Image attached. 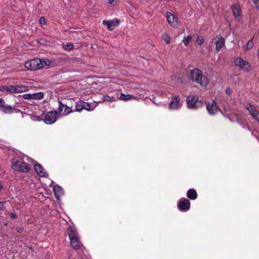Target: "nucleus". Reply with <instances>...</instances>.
Returning a JSON list of instances; mask_svg holds the SVG:
<instances>
[{
	"label": "nucleus",
	"instance_id": "obj_18",
	"mask_svg": "<svg viewBox=\"0 0 259 259\" xmlns=\"http://www.w3.org/2000/svg\"><path fill=\"white\" fill-rule=\"evenodd\" d=\"M232 11L236 19L240 20L241 17L242 12L239 5H234L232 7Z\"/></svg>",
	"mask_w": 259,
	"mask_h": 259
},
{
	"label": "nucleus",
	"instance_id": "obj_6",
	"mask_svg": "<svg viewBox=\"0 0 259 259\" xmlns=\"http://www.w3.org/2000/svg\"><path fill=\"white\" fill-rule=\"evenodd\" d=\"M182 105L183 102L180 96L178 95L174 94L171 97L168 108L170 110H176L179 109L182 106Z\"/></svg>",
	"mask_w": 259,
	"mask_h": 259
},
{
	"label": "nucleus",
	"instance_id": "obj_31",
	"mask_svg": "<svg viewBox=\"0 0 259 259\" xmlns=\"http://www.w3.org/2000/svg\"><path fill=\"white\" fill-rule=\"evenodd\" d=\"M64 49L65 50L70 51L73 49V46L72 44H67L64 46Z\"/></svg>",
	"mask_w": 259,
	"mask_h": 259
},
{
	"label": "nucleus",
	"instance_id": "obj_3",
	"mask_svg": "<svg viewBox=\"0 0 259 259\" xmlns=\"http://www.w3.org/2000/svg\"><path fill=\"white\" fill-rule=\"evenodd\" d=\"M67 232L69 237L71 246L76 250L79 249L81 246V243L75 227L70 226Z\"/></svg>",
	"mask_w": 259,
	"mask_h": 259
},
{
	"label": "nucleus",
	"instance_id": "obj_9",
	"mask_svg": "<svg viewBox=\"0 0 259 259\" xmlns=\"http://www.w3.org/2000/svg\"><path fill=\"white\" fill-rule=\"evenodd\" d=\"M57 112L56 111H51L47 113L44 118V122L48 124L54 123L57 120Z\"/></svg>",
	"mask_w": 259,
	"mask_h": 259
},
{
	"label": "nucleus",
	"instance_id": "obj_8",
	"mask_svg": "<svg viewBox=\"0 0 259 259\" xmlns=\"http://www.w3.org/2000/svg\"><path fill=\"white\" fill-rule=\"evenodd\" d=\"M235 64L244 71L249 72L251 70L250 64L241 57H238L235 60Z\"/></svg>",
	"mask_w": 259,
	"mask_h": 259
},
{
	"label": "nucleus",
	"instance_id": "obj_26",
	"mask_svg": "<svg viewBox=\"0 0 259 259\" xmlns=\"http://www.w3.org/2000/svg\"><path fill=\"white\" fill-rule=\"evenodd\" d=\"M12 107L10 105H3L2 108V111L6 113H10L12 112Z\"/></svg>",
	"mask_w": 259,
	"mask_h": 259
},
{
	"label": "nucleus",
	"instance_id": "obj_20",
	"mask_svg": "<svg viewBox=\"0 0 259 259\" xmlns=\"http://www.w3.org/2000/svg\"><path fill=\"white\" fill-rule=\"evenodd\" d=\"M53 191L55 194V197L57 199H59L60 197L63 195V191L62 188L57 185L54 186L53 188Z\"/></svg>",
	"mask_w": 259,
	"mask_h": 259
},
{
	"label": "nucleus",
	"instance_id": "obj_40",
	"mask_svg": "<svg viewBox=\"0 0 259 259\" xmlns=\"http://www.w3.org/2000/svg\"><path fill=\"white\" fill-rule=\"evenodd\" d=\"M11 217L12 218H15L16 215H15V214L14 213H12L11 214Z\"/></svg>",
	"mask_w": 259,
	"mask_h": 259
},
{
	"label": "nucleus",
	"instance_id": "obj_2",
	"mask_svg": "<svg viewBox=\"0 0 259 259\" xmlns=\"http://www.w3.org/2000/svg\"><path fill=\"white\" fill-rule=\"evenodd\" d=\"M28 157L26 156H16L11 161V168L15 170L27 173L30 170V166L26 163Z\"/></svg>",
	"mask_w": 259,
	"mask_h": 259
},
{
	"label": "nucleus",
	"instance_id": "obj_15",
	"mask_svg": "<svg viewBox=\"0 0 259 259\" xmlns=\"http://www.w3.org/2000/svg\"><path fill=\"white\" fill-rule=\"evenodd\" d=\"M206 109L208 113L210 115H214L220 111L217 103L214 101L208 103L206 105Z\"/></svg>",
	"mask_w": 259,
	"mask_h": 259
},
{
	"label": "nucleus",
	"instance_id": "obj_16",
	"mask_svg": "<svg viewBox=\"0 0 259 259\" xmlns=\"http://www.w3.org/2000/svg\"><path fill=\"white\" fill-rule=\"evenodd\" d=\"M83 109L88 111L93 110V109L90 108V105L88 103L81 101L76 103L75 110L76 111H81Z\"/></svg>",
	"mask_w": 259,
	"mask_h": 259
},
{
	"label": "nucleus",
	"instance_id": "obj_10",
	"mask_svg": "<svg viewBox=\"0 0 259 259\" xmlns=\"http://www.w3.org/2000/svg\"><path fill=\"white\" fill-rule=\"evenodd\" d=\"M178 206L180 210L188 211L190 208V202L186 198H181L178 203Z\"/></svg>",
	"mask_w": 259,
	"mask_h": 259
},
{
	"label": "nucleus",
	"instance_id": "obj_14",
	"mask_svg": "<svg viewBox=\"0 0 259 259\" xmlns=\"http://www.w3.org/2000/svg\"><path fill=\"white\" fill-rule=\"evenodd\" d=\"M166 18L168 24L172 27H177L178 25L177 18L171 13L167 12Z\"/></svg>",
	"mask_w": 259,
	"mask_h": 259
},
{
	"label": "nucleus",
	"instance_id": "obj_5",
	"mask_svg": "<svg viewBox=\"0 0 259 259\" xmlns=\"http://www.w3.org/2000/svg\"><path fill=\"white\" fill-rule=\"evenodd\" d=\"M3 90L11 93H21L27 92L29 87L24 85H5Z\"/></svg>",
	"mask_w": 259,
	"mask_h": 259
},
{
	"label": "nucleus",
	"instance_id": "obj_42",
	"mask_svg": "<svg viewBox=\"0 0 259 259\" xmlns=\"http://www.w3.org/2000/svg\"><path fill=\"white\" fill-rule=\"evenodd\" d=\"M3 189V187L2 186V185L0 184V190H2Z\"/></svg>",
	"mask_w": 259,
	"mask_h": 259
},
{
	"label": "nucleus",
	"instance_id": "obj_36",
	"mask_svg": "<svg viewBox=\"0 0 259 259\" xmlns=\"http://www.w3.org/2000/svg\"><path fill=\"white\" fill-rule=\"evenodd\" d=\"M257 9H259V0H252Z\"/></svg>",
	"mask_w": 259,
	"mask_h": 259
},
{
	"label": "nucleus",
	"instance_id": "obj_24",
	"mask_svg": "<svg viewBox=\"0 0 259 259\" xmlns=\"http://www.w3.org/2000/svg\"><path fill=\"white\" fill-rule=\"evenodd\" d=\"M253 45L254 43L253 39H251L247 42L245 46L243 47V48H244V51L246 52L247 51L253 48Z\"/></svg>",
	"mask_w": 259,
	"mask_h": 259
},
{
	"label": "nucleus",
	"instance_id": "obj_35",
	"mask_svg": "<svg viewBox=\"0 0 259 259\" xmlns=\"http://www.w3.org/2000/svg\"><path fill=\"white\" fill-rule=\"evenodd\" d=\"M39 22L41 25H45L46 24V19L44 17H41L39 18Z\"/></svg>",
	"mask_w": 259,
	"mask_h": 259
},
{
	"label": "nucleus",
	"instance_id": "obj_21",
	"mask_svg": "<svg viewBox=\"0 0 259 259\" xmlns=\"http://www.w3.org/2000/svg\"><path fill=\"white\" fill-rule=\"evenodd\" d=\"M187 196L190 199L195 200L197 198V194L194 189H189L187 193Z\"/></svg>",
	"mask_w": 259,
	"mask_h": 259
},
{
	"label": "nucleus",
	"instance_id": "obj_25",
	"mask_svg": "<svg viewBox=\"0 0 259 259\" xmlns=\"http://www.w3.org/2000/svg\"><path fill=\"white\" fill-rule=\"evenodd\" d=\"M41 64H42V68L52 66V61L48 59L41 60Z\"/></svg>",
	"mask_w": 259,
	"mask_h": 259
},
{
	"label": "nucleus",
	"instance_id": "obj_4",
	"mask_svg": "<svg viewBox=\"0 0 259 259\" xmlns=\"http://www.w3.org/2000/svg\"><path fill=\"white\" fill-rule=\"evenodd\" d=\"M187 106L189 109H197L203 105L202 100H199L197 96L189 95L187 97Z\"/></svg>",
	"mask_w": 259,
	"mask_h": 259
},
{
	"label": "nucleus",
	"instance_id": "obj_41",
	"mask_svg": "<svg viewBox=\"0 0 259 259\" xmlns=\"http://www.w3.org/2000/svg\"><path fill=\"white\" fill-rule=\"evenodd\" d=\"M3 105H1V104H0V111H2V107H3Z\"/></svg>",
	"mask_w": 259,
	"mask_h": 259
},
{
	"label": "nucleus",
	"instance_id": "obj_34",
	"mask_svg": "<svg viewBox=\"0 0 259 259\" xmlns=\"http://www.w3.org/2000/svg\"><path fill=\"white\" fill-rule=\"evenodd\" d=\"M6 202L5 201H0V209L3 210L6 208Z\"/></svg>",
	"mask_w": 259,
	"mask_h": 259
},
{
	"label": "nucleus",
	"instance_id": "obj_29",
	"mask_svg": "<svg viewBox=\"0 0 259 259\" xmlns=\"http://www.w3.org/2000/svg\"><path fill=\"white\" fill-rule=\"evenodd\" d=\"M196 42L198 45L201 46L204 42V39L201 36L197 35Z\"/></svg>",
	"mask_w": 259,
	"mask_h": 259
},
{
	"label": "nucleus",
	"instance_id": "obj_1",
	"mask_svg": "<svg viewBox=\"0 0 259 259\" xmlns=\"http://www.w3.org/2000/svg\"><path fill=\"white\" fill-rule=\"evenodd\" d=\"M186 75L189 80L203 88H206L209 83L208 77L203 75L202 70L197 68L188 69L186 71Z\"/></svg>",
	"mask_w": 259,
	"mask_h": 259
},
{
	"label": "nucleus",
	"instance_id": "obj_22",
	"mask_svg": "<svg viewBox=\"0 0 259 259\" xmlns=\"http://www.w3.org/2000/svg\"><path fill=\"white\" fill-rule=\"evenodd\" d=\"M119 99V100L126 101L127 100L132 99L136 100L137 98L131 95H125L124 94L121 93Z\"/></svg>",
	"mask_w": 259,
	"mask_h": 259
},
{
	"label": "nucleus",
	"instance_id": "obj_28",
	"mask_svg": "<svg viewBox=\"0 0 259 259\" xmlns=\"http://www.w3.org/2000/svg\"><path fill=\"white\" fill-rule=\"evenodd\" d=\"M192 36L191 35H189L188 36H185L183 38L182 42L184 43L185 46H187L189 45L190 41L192 40Z\"/></svg>",
	"mask_w": 259,
	"mask_h": 259
},
{
	"label": "nucleus",
	"instance_id": "obj_17",
	"mask_svg": "<svg viewBox=\"0 0 259 259\" xmlns=\"http://www.w3.org/2000/svg\"><path fill=\"white\" fill-rule=\"evenodd\" d=\"M59 111L61 115H67L72 112L71 107L62 104L61 102H59Z\"/></svg>",
	"mask_w": 259,
	"mask_h": 259
},
{
	"label": "nucleus",
	"instance_id": "obj_19",
	"mask_svg": "<svg viewBox=\"0 0 259 259\" xmlns=\"http://www.w3.org/2000/svg\"><path fill=\"white\" fill-rule=\"evenodd\" d=\"M34 169L37 174L41 177H47L48 175L45 170L42 166L39 164H36L34 165Z\"/></svg>",
	"mask_w": 259,
	"mask_h": 259
},
{
	"label": "nucleus",
	"instance_id": "obj_39",
	"mask_svg": "<svg viewBox=\"0 0 259 259\" xmlns=\"http://www.w3.org/2000/svg\"><path fill=\"white\" fill-rule=\"evenodd\" d=\"M0 104H1V105H4V100H3L2 99H1V98H0Z\"/></svg>",
	"mask_w": 259,
	"mask_h": 259
},
{
	"label": "nucleus",
	"instance_id": "obj_37",
	"mask_svg": "<svg viewBox=\"0 0 259 259\" xmlns=\"http://www.w3.org/2000/svg\"><path fill=\"white\" fill-rule=\"evenodd\" d=\"M32 119L34 121H40L41 119L39 116H34Z\"/></svg>",
	"mask_w": 259,
	"mask_h": 259
},
{
	"label": "nucleus",
	"instance_id": "obj_11",
	"mask_svg": "<svg viewBox=\"0 0 259 259\" xmlns=\"http://www.w3.org/2000/svg\"><path fill=\"white\" fill-rule=\"evenodd\" d=\"M119 20L116 18L111 20H104L103 21V24L106 25L107 29L110 31L113 30L115 27L119 24Z\"/></svg>",
	"mask_w": 259,
	"mask_h": 259
},
{
	"label": "nucleus",
	"instance_id": "obj_13",
	"mask_svg": "<svg viewBox=\"0 0 259 259\" xmlns=\"http://www.w3.org/2000/svg\"><path fill=\"white\" fill-rule=\"evenodd\" d=\"M212 41L215 45L216 50L220 51L225 45V39L220 35H216Z\"/></svg>",
	"mask_w": 259,
	"mask_h": 259
},
{
	"label": "nucleus",
	"instance_id": "obj_32",
	"mask_svg": "<svg viewBox=\"0 0 259 259\" xmlns=\"http://www.w3.org/2000/svg\"><path fill=\"white\" fill-rule=\"evenodd\" d=\"M107 3L113 6H115L117 5V0H107Z\"/></svg>",
	"mask_w": 259,
	"mask_h": 259
},
{
	"label": "nucleus",
	"instance_id": "obj_23",
	"mask_svg": "<svg viewBox=\"0 0 259 259\" xmlns=\"http://www.w3.org/2000/svg\"><path fill=\"white\" fill-rule=\"evenodd\" d=\"M32 99L34 100H41L44 98V94L42 92H39L34 94H31Z\"/></svg>",
	"mask_w": 259,
	"mask_h": 259
},
{
	"label": "nucleus",
	"instance_id": "obj_30",
	"mask_svg": "<svg viewBox=\"0 0 259 259\" xmlns=\"http://www.w3.org/2000/svg\"><path fill=\"white\" fill-rule=\"evenodd\" d=\"M114 99V97H110L108 95H105L103 97V100L108 102L114 101H115Z\"/></svg>",
	"mask_w": 259,
	"mask_h": 259
},
{
	"label": "nucleus",
	"instance_id": "obj_12",
	"mask_svg": "<svg viewBox=\"0 0 259 259\" xmlns=\"http://www.w3.org/2000/svg\"><path fill=\"white\" fill-rule=\"evenodd\" d=\"M246 109L248 111L252 117L259 122V112L256 107L250 104H247Z\"/></svg>",
	"mask_w": 259,
	"mask_h": 259
},
{
	"label": "nucleus",
	"instance_id": "obj_33",
	"mask_svg": "<svg viewBox=\"0 0 259 259\" xmlns=\"http://www.w3.org/2000/svg\"><path fill=\"white\" fill-rule=\"evenodd\" d=\"M23 97L25 99L31 100L32 99L31 94H25L23 95Z\"/></svg>",
	"mask_w": 259,
	"mask_h": 259
},
{
	"label": "nucleus",
	"instance_id": "obj_7",
	"mask_svg": "<svg viewBox=\"0 0 259 259\" xmlns=\"http://www.w3.org/2000/svg\"><path fill=\"white\" fill-rule=\"evenodd\" d=\"M25 67L27 70H36L42 68L41 59H34L27 61L25 63Z\"/></svg>",
	"mask_w": 259,
	"mask_h": 259
},
{
	"label": "nucleus",
	"instance_id": "obj_27",
	"mask_svg": "<svg viewBox=\"0 0 259 259\" xmlns=\"http://www.w3.org/2000/svg\"><path fill=\"white\" fill-rule=\"evenodd\" d=\"M162 38L166 44H169L171 41V39L169 35L167 33H164L162 35Z\"/></svg>",
	"mask_w": 259,
	"mask_h": 259
},
{
	"label": "nucleus",
	"instance_id": "obj_38",
	"mask_svg": "<svg viewBox=\"0 0 259 259\" xmlns=\"http://www.w3.org/2000/svg\"><path fill=\"white\" fill-rule=\"evenodd\" d=\"M232 91L231 89L227 88L226 90V93L227 95H230L231 94Z\"/></svg>",
	"mask_w": 259,
	"mask_h": 259
}]
</instances>
